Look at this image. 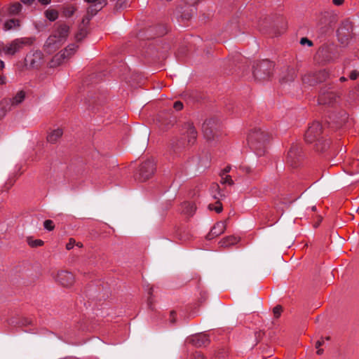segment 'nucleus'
Returning <instances> with one entry per match:
<instances>
[{"mask_svg": "<svg viewBox=\"0 0 359 359\" xmlns=\"http://www.w3.org/2000/svg\"><path fill=\"white\" fill-rule=\"evenodd\" d=\"M69 27L65 24L56 26L52 34L48 38L44 45L45 50L51 53L66 41L69 34Z\"/></svg>", "mask_w": 359, "mask_h": 359, "instance_id": "1", "label": "nucleus"}, {"mask_svg": "<svg viewBox=\"0 0 359 359\" xmlns=\"http://www.w3.org/2000/svg\"><path fill=\"white\" fill-rule=\"evenodd\" d=\"M322 126L319 122H313L308 128L305 133V140L308 143L316 142V149L323 151L329 146L328 142L320 138Z\"/></svg>", "mask_w": 359, "mask_h": 359, "instance_id": "2", "label": "nucleus"}, {"mask_svg": "<svg viewBox=\"0 0 359 359\" xmlns=\"http://www.w3.org/2000/svg\"><path fill=\"white\" fill-rule=\"evenodd\" d=\"M271 138L270 134L262 128H255L248 135V144L255 149H260Z\"/></svg>", "mask_w": 359, "mask_h": 359, "instance_id": "3", "label": "nucleus"}, {"mask_svg": "<svg viewBox=\"0 0 359 359\" xmlns=\"http://www.w3.org/2000/svg\"><path fill=\"white\" fill-rule=\"evenodd\" d=\"M273 67V63L268 60L257 62L253 65V76L257 80H265L271 75Z\"/></svg>", "mask_w": 359, "mask_h": 359, "instance_id": "4", "label": "nucleus"}, {"mask_svg": "<svg viewBox=\"0 0 359 359\" xmlns=\"http://www.w3.org/2000/svg\"><path fill=\"white\" fill-rule=\"evenodd\" d=\"M32 43L30 38H20L12 41L9 44L3 47V51L6 55H13L19 52L25 46H29Z\"/></svg>", "mask_w": 359, "mask_h": 359, "instance_id": "5", "label": "nucleus"}, {"mask_svg": "<svg viewBox=\"0 0 359 359\" xmlns=\"http://www.w3.org/2000/svg\"><path fill=\"white\" fill-rule=\"evenodd\" d=\"M337 35L342 45L348 44L353 36V25L348 20L343 21L337 29Z\"/></svg>", "mask_w": 359, "mask_h": 359, "instance_id": "6", "label": "nucleus"}, {"mask_svg": "<svg viewBox=\"0 0 359 359\" xmlns=\"http://www.w3.org/2000/svg\"><path fill=\"white\" fill-rule=\"evenodd\" d=\"M155 170V164L154 162L151 160H148L144 163H142L138 170V176L137 179L140 181H145L149 177H151Z\"/></svg>", "mask_w": 359, "mask_h": 359, "instance_id": "7", "label": "nucleus"}, {"mask_svg": "<svg viewBox=\"0 0 359 359\" xmlns=\"http://www.w3.org/2000/svg\"><path fill=\"white\" fill-rule=\"evenodd\" d=\"M328 77V73L326 70H320L318 72L308 74L303 76L302 81L305 84L314 86L318 83L323 82Z\"/></svg>", "mask_w": 359, "mask_h": 359, "instance_id": "8", "label": "nucleus"}, {"mask_svg": "<svg viewBox=\"0 0 359 359\" xmlns=\"http://www.w3.org/2000/svg\"><path fill=\"white\" fill-rule=\"evenodd\" d=\"M317 57L324 62H334L339 57V53L333 48L323 47L317 53Z\"/></svg>", "mask_w": 359, "mask_h": 359, "instance_id": "9", "label": "nucleus"}, {"mask_svg": "<svg viewBox=\"0 0 359 359\" xmlns=\"http://www.w3.org/2000/svg\"><path fill=\"white\" fill-rule=\"evenodd\" d=\"M43 53L39 50L29 53L25 59V65L29 68H38L42 63Z\"/></svg>", "mask_w": 359, "mask_h": 359, "instance_id": "10", "label": "nucleus"}, {"mask_svg": "<svg viewBox=\"0 0 359 359\" xmlns=\"http://www.w3.org/2000/svg\"><path fill=\"white\" fill-rule=\"evenodd\" d=\"M56 280L64 287H70L74 283V276L69 271H58L55 277Z\"/></svg>", "mask_w": 359, "mask_h": 359, "instance_id": "11", "label": "nucleus"}, {"mask_svg": "<svg viewBox=\"0 0 359 359\" xmlns=\"http://www.w3.org/2000/svg\"><path fill=\"white\" fill-rule=\"evenodd\" d=\"M339 98V95L334 91L323 92L319 95L318 103L320 104L332 105L337 102Z\"/></svg>", "mask_w": 359, "mask_h": 359, "instance_id": "12", "label": "nucleus"}, {"mask_svg": "<svg viewBox=\"0 0 359 359\" xmlns=\"http://www.w3.org/2000/svg\"><path fill=\"white\" fill-rule=\"evenodd\" d=\"M182 133L187 138L189 144L194 143L197 137V132L191 123H185L182 127Z\"/></svg>", "mask_w": 359, "mask_h": 359, "instance_id": "13", "label": "nucleus"}, {"mask_svg": "<svg viewBox=\"0 0 359 359\" xmlns=\"http://www.w3.org/2000/svg\"><path fill=\"white\" fill-rule=\"evenodd\" d=\"M226 228V221H220L217 222L212 228L210 232L207 236V238L210 240L217 237L224 232Z\"/></svg>", "mask_w": 359, "mask_h": 359, "instance_id": "14", "label": "nucleus"}, {"mask_svg": "<svg viewBox=\"0 0 359 359\" xmlns=\"http://www.w3.org/2000/svg\"><path fill=\"white\" fill-rule=\"evenodd\" d=\"M300 158V153L298 148L296 147H292L287 153V159L288 163L291 166L296 167Z\"/></svg>", "mask_w": 359, "mask_h": 359, "instance_id": "15", "label": "nucleus"}, {"mask_svg": "<svg viewBox=\"0 0 359 359\" xmlns=\"http://www.w3.org/2000/svg\"><path fill=\"white\" fill-rule=\"evenodd\" d=\"M214 122L212 120L206 121L203 123L202 126V130L204 135V137L208 140H210L213 138L215 132L212 129Z\"/></svg>", "mask_w": 359, "mask_h": 359, "instance_id": "16", "label": "nucleus"}, {"mask_svg": "<svg viewBox=\"0 0 359 359\" xmlns=\"http://www.w3.org/2000/svg\"><path fill=\"white\" fill-rule=\"evenodd\" d=\"M191 341L196 346H206L209 343V338L206 334H201L194 336Z\"/></svg>", "mask_w": 359, "mask_h": 359, "instance_id": "17", "label": "nucleus"}, {"mask_svg": "<svg viewBox=\"0 0 359 359\" xmlns=\"http://www.w3.org/2000/svg\"><path fill=\"white\" fill-rule=\"evenodd\" d=\"M63 131L61 128H56L52 130L47 135V140L51 144L57 142V141L62 137Z\"/></svg>", "mask_w": 359, "mask_h": 359, "instance_id": "18", "label": "nucleus"}, {"mask_svg": "<svg viewBox=\"0 0 359 359\" xmlns=\"http://www.w3.org/2000/svg\"><path fill=\"white\" fill-rule=\"evenodd\" d=\"M196 210V207L194 203L191 202H184L181 205V212L182 213L191 216L194 214Z\"/></svg>", "mask_w": 359, "mask_h": 359, "instance_id": "19", "label": "nucleus"}, {"mask_svg": "<svg viewBox=\"0 0 359 359\" xmlns=\"http://www.w3.org/2000/svg\"><path fill=\"white\" fill-rule=\"evenodd\" d=\"M238 241H239L238 238L233 236H226V237L224 238L223 239H222L219 241V244L220 245L221 247L228 248V247H230L231 245L236 244Z\"/></svg>", "mask_w": 359, "mask_h": 359, "instance_id": "20", "label": "nucleus"}, {"mask_svg": "<svg viewBox=\"0 0 359 359\" xmlns=\"http://www.w3.org/2000/svg\"><path fill=\"white\" fill-rule=\"evenodd\" d=\"M286 74L282 75L280 76V81L281 83H287L292 81H294L296 73L295 70L293 68H287L286 69Z\"/></svg>", "mask_w": 359, "mask_h": 359, "instance_id": "21", "label": "nucleus"}, {"mask_svg": "<svg viewBox=\"0 0 359 359\" xmlns=\"http://www.w3.org/2000/svg\"><path fill=\"white\" fill-rule=\"evenodd\" d=\"M66 58L65 57V53H62L61 51L56 54L50 62V67H55L61 65Z\"/></svg>", "mask_w": 359, "mask_h": 359, "instance_id": "22", "label": "nucleus"}, {"mask_svg": "<svg viewBox=\"0 0 359 359\" xmlns=\"http://www.w3.org/2000/svg\"><path fill=\"white\" fill-rule=\"evenodd\" d=\"M25 97V93L23 91H20L11 100L8 101V103L12 106H17L24 100Z\"/></svg>", "mask_w": 359, "mask_h": 359, "instance_id": "23", "label": "nucleus"}, {"mask_svg": "<svg viewBox=\"0 0 359 359\" xmlns=\"http://www.w3.org/2000/svg\"><path fill=\"white\" fill-rule=\"evenodd\" d=\"M20 27V22L18 20L11 19L5 22L4 25V29L9 31Z\"/></svg>", "mask_w": 359, "mask_h": 359, "instance_id": "24", "label": "nucleus"}, {"mask_svg": "<svg viewBox=\"0 0 359 359\" xmlns=\"http://www.w3.org/2000/svg\"><path fill=\"white\" fill-rule=\"evenodd\" d=\"M76 48L77 46L75 44H70L63 50H62L61 53H65V57L67 59L75 53Z\"/></svg>", "mask_w": 359, "mask_h": 359, "instance_id": "25", "label": "nucleus"}, {"mask_svg": "<svg viewBox=\"0 0 359 359\" xmlns=\"http://www.w3.org/2000/svg\"><path fill=\"white\" fill-rule=\"evenodd\" d=\"M22 10V5L19 2H15L12 4L8 8V13L10 15H17Z\"/></svg>", "mask_w": 359, "mask_h": 359, "instance_id": "26", "label": "nucleus"}, {"mask_svg": "<svg viewBox=\"0 0 359 359\" xmlns=\"http://www.w3.org/2000/svg\"><path fill=\"white\" fill-rule=\"evenodd\" d=\"M9 103L8 100H4L0 102V119H1L6 114V112L10 110Z\"/></svg>", "mask_w": 359, "mask_h": 359, "instance_id": "27", "label": "nucleus"}, {"mask_svg": "<svg viewBox=\"0 0 359 359\" xmlns=\"http://www.w3.org/2000/svg\"><path fill=\"white\" fill-rule=\"evenodd\" d=\"M45 16L50 21H55L58 18V13L53 9H48L45 12Z\"/></svg>", "mask_w": 359, "mask_h": 359, "instance_id": "28", "label": "nucleus"}, {"mask_svg": "<svg viewBox=\"0 0 359 359\" xmlns=\"http://www.w3.org/2000/svg\"><path fill=\"white\" fill-rule=\"evenodd\" d=\"M88 3H92L94 4L92 7H95V11H97L100 10L103 5H105L106 4L104 1H101L100 0H85Z\"/></svg>", "mask_w": 359, "mask_h": 359, "instance_id": "29", "label": "nucleus"}, {"mask_svg": "<svg viewBox=\"0 0 359 359\" xmlns=\"http://www.w3.org/2000/svg\"><path fill=\"white\" fill-rule=\"evenodd\" d=\"M220 175H221V182L222 184H226L229 185H232L233 184V182L230 175H229L227 174L223 175L222 173H221Z\"/></svg>", "mask_w": 359, "mask_h": 359, "instance_id": "30", "label": "nucleus"}, {"mask_svg": "<svg viewBox=\"0 0 359 359\" xmlns=\"http://www.w3.org/2000/svg\"><path fill=\"white\" fill-rule=\"evenodd\" d=\"M28 243L31 247H39L43 245V241L40 239L30 240L28 239Z\"/></svg>", "mask_w": 359, "mask_h": 359, "instance_id": "31", "label": "nucleus"}, {"mask_svg": "<svg viewBox=\"0 0 359 359\" xmlns=\"http://www.w3.org/2000/svg\"><path fill=\"white\" fill-rule=\"evenodd\" d=\"M43 226L48 231L53 230L55 225L53 224V222L50 219H47L43 223Z\"/></svg>", "mask_w": 359, "mask_h": 359, "instance_id": "32", "label": "nucleus"}, {"mask_svg": "<svg viewBox=\"0 0 359 359\" xmlns=\"http://www.w3.org/2000/svg\"><path fill=\"white\" fill-rule=\"evenodd\" d=\"M208 208L210 210H215V212H217V213H219L222 211V205L219 202H217L215 206H214L212 204H210L208 205Z\"/></svg>", "mask_w": 359, "mask_h": 359, "instance_id": "33", "label": "nucleus"}, {"mask_svg": "<svg viewBox=\"0 0 359 359\" xmlns=\"http://www.w3.org/2000/svg\"><path fill=\"white\" fill-rule=\"evenodd\" d=\"M300 43L303 46L307 45L308 46H311L313 44L312 41L306 37H303L301 39Z\"/></svg>", "mask_w": 359, "mask_h": 359, "instance_id": "34", "label": "nucleus"}, {"mask_svg": "<svg viewBox=\"0 0 359 359\" xmlns=\"http://www.w3.org/2000/svg\"><path fill=\"white\" fill-rule=\"evenodd\" d=\"M282 307L280 306H276L273 308V313L276 318H278L280 315Z\"/></svg>", "mask_w": 359, "mask_h": 359, "instance_id": "35", "label": "nucleus"}, {"mask_svg": "<svg viewBox=\"0 0 359 359\" xmlns=\"http://www.w3.org/2000/svg\"><path fill=\"white\" fill-rule=\"evenodd\" d=\"M75 245V240L74 238H70L69 242L66 245L67 250H69L74 248Z\"/></svg>", "mask_w": 359, "mask_h": 359, "instance_id": "36", "label": "nucleus"}, {"mask_svg": "<svg viewBox=\"0 0 359 359\" xmlns=\"http://www.w3.org/2000/svg\"><path fill=\"white\" fill-rule=\"evenodd\" d=\"M173 107L175 110L180 111L183 108V104L180 101H177L174 103Z\"/></svg>", "mask_w": 359, "mask_h": 359, "instance_id": "37", "label": "nucleus"}, {"mask_svg": "<svg viewBox=\"0 0 359 359\" xmlns=\"http://www.w3.org/2000/svg\"><path fill=\"white\" fill-rule=\"evenodd\" d=\"M358 74L356 72H352L350 74V79L351 80H355L357 79Z\"/></svg>", "mask_w": 359, "mask_h": 359, "instance_id": "38", "label": "nucleus"}, {"mask_svg": "<svg viewBox=\"0 0 359 359\" xmlns=\"http://www.w3.org/2000/svg\"><path fill=\"white\" fill-rule=\"evenodd\" d=\"M6 83V76L0 75V85H4Z\"/></svg>", "mask_w": 359, "mask_h": 359, "instance_id": "39", "label": "nucleus"}, {"mask_svg": "<svg viewBox=\"0 0 359 359\" xmlns=\"http://www.w3.org/2000/svg\"><path fill=\"white\" fill-rule=\"evenodd\" d=\"M344 0H332V2L336 6H341L344 3Z\"/></svg>", "mask_w": 359, "mask_h": 359, "instance_id": "40", "label": "nucleus"}, {"mask_svg": "<svg viewBox=\"0 0 359 359\" xmlns=\"http://www.w3.org/2000/svg\"><path fill=\"white\" fill-rule=\"evenodd\" d=\"M231 170V166H226V168H224V169L222 171L221 173H222L223 175H225V174H227L229 172H230Z\"/></svg>", "mask_w": 359, "mask_h": 359, "instance_id": "41", "label": "nucleus"}, {"mask_svg": "<svg viewBox=\"0 0 359 359\" xmlns=\"http://www.w3.org/2000/svg\"><path fill=\"white\" fill-rule=\"evenodd\" d=\"M323 343H324L323 340L317 341L316 343V348H320V346H322L323 344Z\"/></svg>", "mask_w": 359, "mask_h": 359, "instance_id": "42", "label": "nucleus"}, {"mask_svg": "<svg viewBox=\"0 0 359 359\" xmlns=\"http://www.w3.org/2000/svg\"><path fill=\"white\" fill-rule=\"evenodd\" d=\"M50 1L51 0H39V1L43 5L48 4L50 2Z\"/></svg>", "mask_w": 359, "mask_h": 359, "instance_id": "43", "label": "nucleus"}, {"mask_svg": "<svg viewBox=\"0 0 359 359\" xmlns=\"http://www.w3.org/2000/svg\"><path fill=\"white\" fill-rule=\"evenodd\" d=\"M25 4H31L34 0H20Z\"/></svg>", "mask_w": 359, "mask_h": 359, "instance_id": "44", "label": "nucleus"}, {"mask_svg": "<svg viewBox=\"0 0 359 359\" xmlns=\"http://www.w3.org/2000/svg\"><path fill=\"white\" fill-rule=\"evenodd\" d=\"M5 67V63L0 59V69H3Z\"/></svg>", "mask_w": 359, "mask_h": 359, "instance_id": "45", "label": "nucleus"}, {"mask_svg": "<svg viewBox=\"0 0 359 359\" xmlns=\"http://www.w3.org/2000/svg\"><path fill=\"white\" fill-rule=\"evenodd\" d=\"M195 359H205L203 355L199 354V353H197L196 355H195Z\"/></svg>", "mask_w": 359, "mask_h": 359, "instance_id": "46", "label": "nucleus"}, {"mask_svg": "<svg viewBox=\"0 0 359 359\" xmlns=\"http://www.w3.org/2000/svg\"><path fill=\"white\" fill-rule=\"evenodd\" d=\"M323 350L318 348V351H317V354L318 355H321V354H323Z\"/></svg>", "mask_w": 359, "mask_h": 359, "instance_id": "47", "label": "nucleus"}, {"mask_svg": "<svg viewBox=\"0 0 359 359\" xmlns=\"http://www.w3.org/2000/svg\"><path fill=\"white\" fill-rule=\"evenodd\" d=\"M316 80V76H311L310 79H309L310 82H313Z\"/></svg>", "mask_w": 359, "mask_h": 359, "instance_id": "48", "label": "nucleus"}, {"mask_svg": "<svg viewBox=\"0 0 359 359\" xmlns=\"http://www.w3.org/2000/svg\"><path fill=\"white\" fill-rule=\"evenodd\" d=\"M75 245H76L78 248H82L83 247V244L81 243H75Z\"/></svg>", "mask_w": 359, "mask_h": 359, "instance_id": "49", "label": "nucleus"}, {"mask_svg": "<svg viewBox=\"0 0 359 359\" xmlns=\"http://www.w3.org/2000/svg\"><path fill=\"white\" fill-rule=\"evenodd\" d=\"M212 189H215V190L219 189V186L217 184H215L212 186Z\"/></svg>", "mask_w": 359, "mask_h": 359, "instance_id": "50", "label": "nucleus"}, {"mask_svg": "<svg viewBox=\"0 0 359 359\" xmlns=\"http://www.w3.org/2000/svg\"><path fill=\"white\" fill-rule=\"evenodd\" d=\"M175 315H176V313H175V311H171V312H170V316H171L172 317H173V318H174V316H175Z\"/></svg>", "mask_w": 359, "mask_h": 359, "instance_id": "51", "label": "nucleus"}, {"mask_svg": "<svg viewBox=\"0 0 359 359\" xmlns=\"http://www.w3.org/2000/svg\"><path fill=\"white\" fill-rule=\"evenodd\" d=\"M346 79L345 77H344V76H342V77H341V78H340V81H346Z\"/></svg>", "mask_w": 359, "mask_h": 359, "instance_id": "52", "label": "nucleus"}, {"mask_svg": "<svg viewBox=\"0 0 359 359\" xmlns=\"http://www.w3.org/2000/svg\"><path fill=\"white\" fill-rule=\"evenodd\" d=\"M184 18H185L186 19H189V18H190V16H189V15H184Z\"/></svg>", "mask_w": 359, "mask_h": 359, "instance_id": "53", "label": "nucleus"}, {"mask_svg": "<svg viewBox=\"0 0 359 359\" xmlns=\"http://www.w3.org/2000/svg\"><path fill=\"white\" fill-rule=\"evenodd\" d=\"M151 303V300H150V299H148V304L150 306Z\"/></svg>", "mask_w": 359, "mask_h": 359, "instance_id": "54", "label": "nucleus"}, {"mask_svg": "<svg viewBox=\"0 0 359 359\" xmlns=\"http://www.w3.org/2000/svg\"><path fill=\"white\" fill-rule=\"evenodd\" d=\"M1 51H3V47H0V53H1Z\"/></svg>", "mask_w": 359, "mask_h": 359, "instance_id": "55", "label": "nucleus"}, {"mask_svg": "<svg viewBox=\"0 0 359 359\" xmlns=\"http://www.w3.org/2000/svg\"><path fill=\"white\" fill-rule=\"evenodd\" d=\"M213 197H214L215 198H218V197H217L216 195H214V196H213Z\"/></svg>", "mask_w": 359, "mask_h": 359, "instance_id": "56", "label": "nucleus"}, {"mask_svg": "<svg viewBox=\"0 0 359 359\" xmlns=\"http://www.w3.org/2000/svg\"><path fill=\"white\" fill-rule=\"evenodd\" d=\"M312 210H316V207H315V206H313V207L312 208Z\"/></svg>", "mask_w": 359, "mask_h": 359, "instance_id": "57", "label": "nucleus"}]
</instances>
